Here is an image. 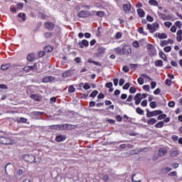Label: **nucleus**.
Segmentation results:
<instances>
[{"label":"nucleus","mask_w":182,"mask_h":182,"mask_svg":"<svg viewBox=\"0 0 182 182\" xmlns=\"http://www.w3.org/2000/svg\"><path fill=\"white\" fill-rule=\"evenodd\" d=\"M17 123H26L28 122V119L24 117H18L16 119Z\"/></svg>","instance_id":"obj_16"},{"label":"nucleus","mask_w":182,"mask_h":182,"mask_svg":"<svg viewBox=\"0 0 182 182\" xmlns=\"http://www.w3.org/2000/svg\"><path fill=\"white\" fill-rule=\"evenodd\" d=\"M79 47L82 49L84 46H89V41L86 40H82V42L78 43Z\"/></svg>","instance_id":"obj_10"},{"label":"nucleus","mask_w":182,"mask_h":182,"mask_svg":"<svg viewBox=\"0 0 182 182\" xmlns=\"http://www.w3.org/2000/svg\"><path fill=\"white\" fill-rule=\"evenodd\" d=\"M141 106H143V107H146V106H147V100H143L141 102Z\"/></svg>","instance_id":"obj_51"},{"label":"nucleus","mask_w":182,"mask_h":182,"mask_svg":"<svg viewBox=\"0 0 182 182\" xmlns=\"http://www.w3.org/2000/svg\"><path fill=\"white\" fill-rule=\"evenodd\" d=\"M175 105H176V103L173 101H171L168 104V106L169 107H174Z\"/></svg>","instance_id":"obj_49"},{"label":"nucleus","mask_w":182,"mask_h":182,"mask_svg":"<svg viewBox=\"0 0 182 182\" xmlns=\"http://www.w3.org/2000/svg\"><path fill=\"white\" fill-rule=\"evenodd\" d=\"M132 181L134 182H140V175L134 174L132 178Z\"/></svg>","instance_id":"obj_13"},{"label":"nucleus","mask_w":182,"mask_h":182,"mask_svg":"<svg viewBox=\"0 0 182 182\" xmlns=\"http://www.w3.org/2000/svg\"><path fill=\"white\" fill-rule=\"evenodd\" d=\"M155 123H157V119H154V118H152L151 119H149L147 121V124H150V125H153Z\"/></svg>","instance_id":"obj_23"},{"label":"nucleus","mask_w":182,"mask_h":182,"mask_svg":"<svg viewBox=\"0 0 182 182\" xmlns=\"http://www.w3.org/2000/svg\"><path fill=\"white\" fill-rule=\"evenodd\" d=\"M69 76H70V71H65L63 73V77H69Z\"/></svg>","instance_id":"obj_32"},{"label":"nucleus","mask_w":182,"mask_h":182,"mask_svg":"<svg viewBox=\"0 0 182 182\" xmlns=\"http://www.w3.org/2000/svg\"><path fill=\"white\" fill-rule=\"evenodd\" d=\"M137 14H138L139 16H140V18L144 17L145 13H144V10H143V9H139L137 10Z\"/></svg>","instance_id":"obj_19"},{"label":"nucleus","mask_w":182,"mask_h":182,"mask_svg":"<svg viewBox=\"0 0 182 182\" xmlns=\"http://www.w3.org/2000/svg\"><path fill=\"white\" fill-rule=\"evenodd\" d=\"M129 87H130V84H129V82H127V83L124 85L123 89H124V90H127V89H129Z\"/></svg>","instance_id":"obj_46"},{"label":"nucleus","mask_w":182,"mask_h":182,"mask_svg":"<svg viewBox=\"0 0 182 182\" xmlns=\"http://www.w3.org/2000/svg\"><path fill=\"white\" fill-rule=\"evenodd\" d=\"M166 117H167V115L166 114H160L158 117V120H163V119H166Z\"/></svg>","instance_id":"obj_38"},{"label":"nucleus","mask_w":182,"mask_h":182,"mask_svg":"<svg viewBox=\"0 0 182 182\" xmlns=\"http://www.w3.org/2000/svg\"><path fill=\"white\" fill-rule=\"evenodd\" d=\"M15 143V141L9 139L5 136H0V144H14Z\"/></svg>","instance_id":"obj_4"},{"label":"nucleus","mask_w":182,"mask_h":182,"mask_svg":"<svg viewBox=\"0 0 182 182\" xmlns=\"http://www.w3.org/2000/svg\"><path fill=\"white\" fill-rule=\"evenodd\" d=\"M98 99H104L105 98V95L103 93H100L97 96Z\"/></svg>","instance_id":"obj_63"},{"label":"nucleus","mask_w":182,"mask_h":182,"mask_svg":"<svg viewBox=\"0 0 182 182\" xmlns=\"http://www.w3.org/2000/svg\"><path fill=\"white\" fill-rule=\"evenodd\" d=\"M159 18H161V19H163L164 21H166V18H167V16H166V15L163 13H159Z\"/></svg>","instance_id":"obj_37"},{"label":"nucleus","mask_w":182,"mask_h":182,"mask_svg":"<svg viewBox=\"0 0 182 182\" xmlns=\"http://www.w3.org/2000/svg\"><path fill=\"white\" fill-rule=\"evenodd\" d=\"M139 42L134 41V42L133 43V47H134V48H139Z\"/></svg>","instance_id":"obj_62"},{"label":"nucleus","mask_w":182,"mask_h":182,"mask_svg":"<svg viewBox=\"0 0 182 182\" xmlns=\"http://www.w3.org/2000/svg\"><path fill=\"white\" fill-rule=\"evenodd\" d=\"M53 80H55V77L53 76H48V77H45L43 79V82L44 83H48V82H53Z\"/></svg>","instance_id":"obj_11"},{"label":"nucleus","mask_w":182,"mask_h":182,"mask_svg":"<svg viewBox=\"0 0 182 182\" xmlns=\"http://www.w3.org/2000/svg\"><path fill=\"white\" fill-rule=\"evenodd\" d=\"M139 153H140V152L137 150L129 151V154H131L132 156H133V154H139Z\"/></svg>","instance_id":"obj_41"},{"label":"nucleus","mask_w":182,"mask_h":182,"mask_svg":"<svg viewBox=\"0 0 182 182\" xmlns=\"http://www.w3.org/2000/svg\"><path fill=\"white\" fill-rule=\"evenodd\" d=\"M146 19L149 22H153V21H154V19L153 18V17H151V16H146Z\"/></svg>","instance_id":"obj_55"},{"label":"nucleus","mask_w":182,"mask_h":182,"mask_svg":"<svg viewBox=\"0 0 182 182\" xmlns=\"http://www.w3.org/2000/svg\"><path fill=\"white\" fill-rule=\"evenodd\" d=\"M105 86L108 89H110L113 86V83L112 82H107Z\"/></svg>","instance_id":"obj_60"},{"label":"nucleus","mask_w":182,"mask_h":182,"mask_svg":"<svg viewBox=\"0 0 182 182\" xmlns=\"http://www.w3.org/2000/svg\"><path fill=\"white\" fill-rule=\"evenodd\" d=\"M45 55H46V53H45V51H40L38 53V56L39 58H43V56H45Z\"/></svg>","instance_id":"obj_50"},{"label":"nucleus","mask_w":182,"mask_h":182,"mask_svg":"<svg viewBox=\"0 0 182 182\" xmlns=\"http://www.w3.org/2000/svg\"><path fill=\"white\" fill-rule=\"evenodd\" d=\"M97 16H100V17L105 16V12L104 11H97Z\"/></svg>","instance_id":"obj_53"},{"label":"nucleus","mask_w":182,"mask_h":182,"mask_svg":"<svg viewBox=\"0 0 182 182\" xmlns=\"http://www.w3.org/2000/svg\"><path fill=\"white\" fill-rule=\"evenodd\" d=\"M159 23H154L153 24L148 23L147 24V29H149L150 33H154L157 28H159Z\"/></svg>","instance_id":"obj_3"},{"label":"nucleus","mask_w":182,"mask_h":182,"mask_svg":"<svg viewBox=\"0 0 182 182\" xmlns=\"http://www.w3.org/2000/svg\"><path fill=\"white\" fill-rule=\"evenodd\" d=\"M154 95H160V93H161V90H160L159 88L156 89L154 92Z\"/></svg>","instance_id":"obj_61"},{"label":"nucleus","mask_w":182,"mask_h":182,"mask_svg":"<svg viewBox=\"0 0 182 182\" xmlns=\"http://www.w3.org/2000/svg\"><path fill=\"white\" fill-rule=\"evenodd\" d=\"M44 36H45V38H46V39H49V38L52 37V33H50V32L45 33Z\"/></svg>","instance_id":"obj_36"},{"label":"nucleus","mask_w":182,"mask_h":182,"mask_svg":"<svg viewBox=\"0 0 182 182\" xmlns=\"http://www.w3.org/2000/svg\"><path fill=\"white\" fill-rule=\"evenodd\" d=\"M175 25H176V26H178V28H181V26H182L181 21H176Z\"/></svg>","instance_id":"obj_58"},{"label":"nucleus","mask_w":182,"mask_h":182,"mask_svg":"<svg viewBox=\"0 0 182 182\" xmlns=\"http://www.w3.org/2000/svg\"><path fill=\"white\" fill-rule=\"evenodd\" d=\"M35 54H28L27 56V60L29 62H33V60H35Z\"/></svg>","instance_id":"obj_18"},{"label":"nucleus","mask_w":182,"mask_h":182,"mask_svg":"<svg viewBox=\"0 0 182 182\" xmlns=\"http://www.w3.org/2000/svg\"><path fill=\"white\" fill-rule=\"evenodd\" d=\"M155 36L159 38V39H166V38H167V34H166L164 33H156L155 34Z\"/></svg>","instance_id":"obj_12"},{"label":"nucleus","mask_w":182,"mask_h":182,"mask_svg":"<svg viewBox=\"0 0 182 182\" xmlns=\"http://www.w3.org/2000/svg\"><path fill=\"white\" fill-rule=\"evenodd\" d=\"M22 159L26 163H31V164L34 163L35 164L38 163V161H36V157L32 154H23L22 156Z\"/></svg>","instance_id":"obj_1"},{"label":"nucleus","mask_w":182,"mask_h":182,"mask_svg":"<svg viewBox=\"0 0 182 182\" xmlns=\"http://www.w3.org/2000/svg\"><path fill=\"white\" fill-rule=\"evenodd\" d=\"M138 32L139 33H141L142 35H147V33L144 32V30L143 29V27L139 28Z\"/></svg>","instance_id":"obj_33"},{"label":"nucleus","mask_w":182,"mask_h":182,"mask_svg":"<svg viewBox=\"0 0 182 182\" xmlns=\"http://www.w3.org/2000/svg\"><path fill=\"white\" fill-rule=\"evenodd\" d=\"M129 92L136 93V88L134 87H131L129 89Z\"/></svg>","instance_id":"obj_59"},{"label":"nucleus","mask_w":182,"mask_h":182,"mask_svg":"<svg viewBox=\"0 0 182 182\" xmlns=\"http://www.w3.org/2000/svg\"><path fill=\"white\" fill-rule=\"evenodd\" d=\"M138 83L139 85H144V79H143V77H139L138 78Z\"/></svg>","instance_id":"obj_42"},{"label":"nucleus","mask_w":182,"mask_h":182,"mask_svg":"<svg viewBox=\"0 0 182 182\" xmlns=\"http://www.w3.org/2000/svg\"><path fill=\"white\" fill-rule=\"evenodd\" d=\"M161 113H163V112H161L160 110H155V111L152 112V114L154 116H157L159 114H161Z\"/></svg>","instance_id":"obj_34"},{"label":"nucleus","mask_w":182,"mask_h":182,"mask_svg":"<svg viewBox=\"0 0 182 182\" xmlns=\"http://www.w3.org/2000/svg\"><path fill=\"white\" fill-rule=\"evenodd\" d=\"M44 50L45 52H47V53L52 52V50H53V48L50 46H46L44 48Z\"/></svg>","instance_id":"obj_26"},{"label":"nucleus","mask_w":182,"mask_h":182,"mask_svg":"<svg viewBox=\"0 0 182 182\" xmlns=\"http://www.w3.org/2000/svg\"><path fill=\"white\" fill-rule=\"evenodd\" d=\"M159 56L161 59H163V60H165L166 62L167 60V56L166 55V54H164V53L163 52H160L159 53Z\"/></svg>","instance_id":"obj_25"},{"label":"nucleus","mask_w":182,"mask_h":182,"mask_svg":"<svg viewBox=\"0 0 182 182\" xmlns=\"http://www.w3.org/2000/svg\"><path fill=\"white\" fill-rule=\"evenodd\" d=\"M163 126H164V122H159L157 124H155V127H156L157 129L160 128V127H163Z\"/></svg>","instance_id":"obj_28"},{"label":"nucleus","mask_w":182,"mask_h":182,"mask_svg":"<svg viewBox=\"0 0 182 182\" xmlns=\"http://www.w3.org/2000/svg\"><path fill=\"white\" fill-rule=\"evenodd\" d=\"M136 112L138 114H143L144 113V111H143L140 107H137Z\"/></svg>","instance_id":"obj_35"},{"label":"nucleus","mask_w":182,"mask_h":182,"mask_svg":"<svg viewBox=\"0 0 182 182\" xmlns=\"http://www.w3.org/2000/svg\"><path fill=\"white\" fill-rule=\"evenodd\" d=\"M157 86V82L153 81L151 82V89H154Z\"/></svg>","instance_id":"obj_48"},{"label":"nucleus","mask_w":182,"mask_h":182,"mask_svg":"<svg viewBox=\"0 0 182 182\" xmlns=\"http://www.w3.org/2000/svg\"><path fill=\"white\" fill-rule=\"evenodd\" d=\"M166 154H167V150L166 149V148L159 149V156H160L161 157H164V156H166Z\"/></svg>","instance_id":"obj_9"},{"label":"nucleus","mask_w":182,"mask_h":182,"mask_svg":"<svg viewBox=\"0 0 182 182\" xmlns=\"http://www.w3.org/2000/svg\"><path fill=\"white\" fill-rule=\"evenodd\" d=\"M164 52L168 53L171 50V46L165 47L164 48Z\"/></svg>","instance_id":"obj_47"},{"label":"nucleus","mask_w":182,"mask_h":182,"mask_svg":"<svg viewBox=\"0 0 182 182\" xmlns=\"http://www.w3.org/2000/svg\"><path fill=\"white\" fill-rule=\"evenodd\" d=\"M122 50L124 55H130V53H132V48L129 46H124L122 47Z\"/></svg>","instance_id":"obj_6"},{"label":"nucleus","mask_w":182,"mask_h":182,"mask_svg":"<svg viewBox=\"0 0 182 182\" xmlns=\"http://www.w3.org/2000/svg\"><path fill=\"white\" fill-rule=\"evenodd\" d=\"M58 126L59 129H62V130H72V129H76V126L70 125L69 124H60V125H52L50 128L56 127Z\"/></svg>","instance_id":"obj_2"},{"label":"nucleus","mask_w":182,"mask_h":182,"mask_svg":"<svg viewBox=\"0 0 182 182\" xmlns=\"http://www.w3.org/2000/svg\"><path fill=\"white\" fill-rule=\"evenodd\" d=\"M24 72H29V70H33L35 69V65L33 66H26L23 68Z\"/></svg>","instance_id":"obj_20"},{"label":"nucleus","mask_w":182,"mask_h":182,"mask_svg":"<svg viewBox=\"0 0 182 182\" xmlns=\"http://www.w3.org/2000/svg\"><path fill=\"white\" fill-rule=\"evenodd\" d=\"M137 66H139V65H137V64H130L129 65V68L131 69H133V70H136V69H137Z\"/></svg>","instance_id":"obj_39"},{"label":"nucleus","mask_w":182,"mask_h":182,"mask_svg":"<svg viewBox=\"0 0 182 182\" xmlns=\"http://www.w3.org/2000/svg\"><path fill=\"white\" fill-rule=\"evenodd\" d=\"M155 65L156 66H159V67H161L163 66V60H158L155 62Z\"/></svg>","instance_id":"obj_29"},{"label":"nucleus","mask_w":182,"mask_h":182,"mask_svg":"<svg viewBox=\"0 0 182 182\" xmlns=\"http://www.w3.org/2000/svg\"><path fill=\"white\" fill-rule=\"evenodd\" d=\"M97 93H99V92L97 90H94L90 95V97H96V96H97Z\"/></svg>","instance_id":"obj_30"},{"label":"nucleus","mask_w":182,"mask_h":182,"mask_svg":"<svg viewBox=\"0 0 182 182\" xmlns=\"http://www.w3.org/2000/svg\"><path fill=\"white\" fill-rule=\"evenodd\" d=\"M131 8H132V6L129 4L123 5V9H124V12H126V14H127L128 12H130Z\"/></svg>","instance_id":"obj_14"},{"label":"nucleus","mask_w":182,"mask_h":182,"mask_svg":"<svg viewBox=\"0 0 182 182\" xmlns=\"http://www.w3.org/2000/svg\"><path fill=\"white\" fill-rule=\"evenodd\" d=\"M44 26L48 31H53V28H55V24L52 22H46Z\"/></svg>","instance_id":"obj_7"},{"label":"nucleus","mask_w":182,"mask_h":182,"mask_svg":"<svg viewBox=\"0 0 182 182\" xmlns=\"http://www.w3.org/2000/svg\"><path fill=\"white\" fill-rule=\"evenodd\" d=\"M9 68H11V64H3L1 66V69L2 70H7V69H9Z\"/></svg>","instance_id":"obj_22"},{"label":"nucleus","mask_w":182,"mask_h":182,"mask_svg":"<svg viewBox=\"0 0 182 182\" xmlns=\"http://www.w3.org/2000/svg\"><path fill=\"white\" fill-rule=\"evenodd\" d=\"M83 88L85 90H89V89H90V85H89V83L86 82L85 84V85L83 86Z\"/></svg>","instance_id":"obj_45"},{"label":"nucleus","mask_w":182,"mask_h":182,"mask_svg":"<svg viewBox=\"0 0 182 182\" xmlns=\"http://www.w3.org/2000/svg\"><path fill=\"white\" fill-rule=\"evenodd\" d=\"M90 16V11H81L78 13L79 18H87Z\"/></svg>","instance_id":"obj_5"},{"label":"nucleus","mask_w":182,"mask_h":182,"mask_svg":"<svg viewBox=\"0 0 182 182\" xmlns=\"http://www.w3.org/2000/svg\"><path fill=\"white\" fill-rule=\"evenodd\" d=\"M124 79H120L119 80V86H123V85H124Z\"/></svg>","instance_id":"obj_64"},{"label":"nucleus","mask_w":182,"mask_h":182,"mask_svg":"<svg viewBox=\"0 0 182 182\" xmlns=\"http://www.w3.org/2000/svg\"><path fill=\"white\" fill-rule=\"evenodd\" d=\"M149 4L153 5L154 6H159V1L156 0H149Z\"/></svg>","instance_id":"obj_21"},{"label":"nucleus","mask_w":182,"mask_h":182,"mask_svg":"<svg viewBox=\"0 0 182 182\" xmlns=\"http://www.w3.org/2000/svg\"><path fill=\"white\" fill-rule=\"evenodd\" d=\"M115 52L116 53H117L118 55H124V53H123V48H115Z\"/></svg>","instance_id":"obj_24"},{"label":"nucleus","mask_w":182,"mask_h":182,"mask_svg":"<svg viewBox=\"0 0 182 182\" xmlns=\"http://www.w3.org/2000/svg\"><path fill=\"white\" fill-rule=\"evenodd\" d=\"M146 112V117H153V112H150L149 109H147Z\"/></svg>","instance_id":"obj_43"},{"label":"nucleus","mask_w":182,"mask_h":182,"mask_svg":"<svg viewBox=\"0 0 182 182\" xmlns=\"http://www.w3.org/2000/svg\"><path fill=\"white\" fill-rule=\"evenodd\" d=\"M176 40L178 42H181L182 38H181V35H182V30H179L177 31L176 33Z\"/></svg>","instance_id":"obj_15"},{"label":"nucleus","mask_w":182,"mask_h":182,"mask_svg":"<svg viewBox=\"0 0 182 182\" xmlns=\"http://www.w3.org/2000/svg\"><path fill=\"white\" fill-rule=\"evenodd\" d=\"M170 156L172 157H176V156H178V151H172L170 153Z\"/></svg>","instance_id":"obj_31"},{"label":"nucleus","mask_w":182,"mask_h":182,"mask_svg":"<svg viewBox=\"0 0 182 182\" xmlns=\"http://www.w3.org/2000/svg\"><path fill=\"white\" fill-rule=\"evenodd\" d=\"M165 26H166V28H170V26H171V25H173V23L170 22V21H166L164 23Z\"/></svg>","instance_id":"obj_44"},{"label":"nucleus","mask_w":182,"mask_h":182,"mask_svg":"<svg viewBox=\"0 0 182 182\" xmlns=\"http://www.w3.org/2000/svg\"><path fill=\"white\" fill-rule=\"evenodd\" d=\"M115 38H116V39H120V38H122V33H120V32L117 33Z\"/></svg>","instance_id":"obj_57"},{"label":"nucleus","mask_w":182,"mask_h":182,"mask_svg":"<svg viewBox=\"0 0 182 182\" xmlns=\"http://www.w3.org/2000/svg\"><path fill=\"white\" fill-rule=\"evenodd\" d=\"M122 70L124 72H125L126 73H127V72H129V67L127 65H124L123 68H122Z\"/></svg>","instance_id":"obj_54"},{"label":"nucleus","mask_w":182,"mask_h":182,"mask_svg":"<svg viewBox=\"0 0 182 182\" xmlns=\"http://www.w3.org/2000/svg\"><path fill=\"white\" fill-rule=\"evenodd\" d=\"M141 93H137L134 96V100L135 101V105H140V102H141Z\"/></svg>","instance_id":"obj_8"},{"label":"nucleus","mask_w":182,"mask_h":182,"mask_svg":"<svg viewBox=\"0 0 182 182\" xmlns=\"http://www.w3.org/2000/svg\"><path fill=\"white\" fill-rule=\"evenodd\" d=\"M165 83H166V85L167 86H171V83H172L171 80H170V79H166Z\"/></svg>","instance_id":"obj_52"},{"label":"nucleus","mask_w":182,"mask_h":182,"mask_svg":"<svg viewBox=\"0 0 182 182\" xmlns=\"http://www.w3.org/2000/svg\"><path fill=\"white\" fill-rule=\"evenodd\" d=\"M162 171H164V173H168V171H171V168L166 167V168H164Z\"/></svg>","instance_id":"obj_56"},{"label":"nucleus","mask_w":182,"mask_h":182,"mask_svg":"<svg viewBox=\"0 0 182 182\" xmlns=\"http://www.w3.org/2000/svg\"><path fill=\"white\" fill-rule=\"evenodd\" d=\"M76 90V88L73 85H70L68 88V92L69 93H75V91Z\"/></svg>","instance_id":"obj_27"},{"label":"nucleus","mask_w":182,"mask_h":182,"mask_svg":"<svg viewBox=\"0 0 182 182\" xmlns=\"http://www.w3.org/2000/svg\"><path fill=\"white\" fill-rule=\"evenodd\" d=\"M66 137H65L63 135H58L56 136L55 140L58 141V143H60V141H63Z\"/></svg>","instance_id":"obj_17"},{"label":"nucleus","mask_w":182,"mask_h":182,"mask_svg":"<svg viewBox=\"0 0 182 182\" xmlns=\"http://www.w3.org/2000/svg\"><path fill=\"white\" fill-rule=\"evenodd\" d=\"M150 107H151V109H156V107H157V105L156 104V102H151L150 103Z\"/></svg>","instance_id":"obj_40"}]
</instances>
